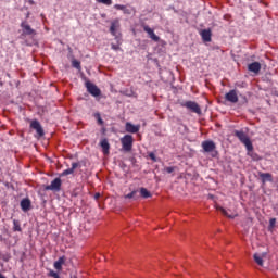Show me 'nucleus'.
Segmentation results:
<instances>
[{"instance_id": "1", "label": "nucleus", "mask_w": 278, "mask_h": 278, "mask_svg": "<svg viewBox=\"0 0 278 278\" xmlns=\"http://www.w3.org/2000/svg\"><path fill=\"white\" fill-rule=\"evenodd\" d=\"M202 153H210L211 157H218V151L216 150V142L213 140H204L201 143Z\"/></svg>"}, {"instance_id": "2", "label": "nucleus", "mask_w": 278, "mask_h": 278, "mask_svg": "<svg viewBox=\"0 0 278 278\" xmlns=\"http://www.w3.org/2000/svg\"><path fill=\"white\" fill-rule=\"evenodd\" d=\"M233 136L244 144L245 149H251L253 142H251V138L244 130H233Z\"/></svg>"}, {"instance_id": "3", "label": "nucleus", "mask_w": 278, "mask_h": 278, "mask_svg": "<svg viewBox=\"0 0 278 278\" xmlns=\"http://www.w3.org/2000/svg\"><path fill=\"white\" fill-rule=\"evenodd\" d=\"M121 142H122L123 150L126 151V153H129V151L134 149V136L125 135L121 139Z\"/></svg>"}, {"instance_id": "4", "label": "nucleus", "mask_w": 278, "mask_h": 278, "mask_svg": "<svg viewBox=\"0 0 278 278\" xmlns=\"http://www.w3.org/2000/svg\"><path fill=\"white\" fill-rule=\"evenodd\" d=\"M85 87L87 89V92H89V94H91V97H101V89H99L98 86L94 85V83L87 80L85 83Z\"/></svg>"}, {"instance_id": "5", "label": "nucleus", "mask_w": 278, "mask_h": 278, "mask_svg": "<svg viewBox=\"0 0 278 278\" xmlns=\"http://www.w3.org/2000/svg\"><path fill=\"white\" fill-rule=\"evenodd\" d=\"M45 190H51L52 192H60L62 190V179L60 176L58 178H54L50 185H47L45 187Z\"/></svg>"}, {"instance_id": "6", "label": "nucleus", "mask_w": 278, "mask_h": 278, "mask_svg": "<svg viewBox=\"0 0 278 278\" xmlns=\"http://www.w3.org/2000/svg\"><path fill=\"white\" fill-rule=\"evenodd\" d=\"M20 27L22 28V34L21 36L23 38H26V36H36V29L31 28L27 22H22Z\"/></svg>"}, {"instance_id": "7", "label": "nucleus", "mask_w": 278, "mask_h": 278, "mask_svg": "<svg viewBox=\"0 0 278 278\" xmlns=\"http://www.w3.org/2000/svg\"><path fill=\"white\" fill-rule=\"evenodd\" d=\"M30 129H35L38 138H42L45 136V128H42V125L38 119H33L30 122Z\"/></svg>"}, {"instance_id": "8", "label": "nucleus", "mask_w": 278, "mask_h": 278, "mask_svg": "<svg viewBox=\"0 0 278 278\" xmlns=\"http://www.w3.org/2000/svg\"><path fill=\"white\" fill-rule=\"evenodd\" d=\"M181 106L187 108V110H190L193 114H201V106L194 101H187L182 103Z\"/></svg>"}, {"instance_id": "9", "label": "nucleus", "mask_w": 278, "mask_h": 278, "mask_svg": "<svg viewBox=\"0 0 278 278\" xmlns=\"http://www.w3.org/2000/svg\"><path fill=\"white\" fill-rule=\"evenodd\" d=\"M119 28H121V22L118 20H113L110 26V34H112V36L115 37V40L117 42L121 40V38H118V35L116 34V29H119Z\"/></svg>"}, {"instance_id": "10", "label": "nucleus", "mask_w": 278, "mask_h": 278, "mask_svg": "<svg viewBox=\"0 0 278 278\" xmlns=\"http://www.w3.org/2000/svg\"><path fill=\"white\" fill-rule=\"evenodd\" d=\"M143 31L148 34L151 40H153L154 42H160V36L155 35V31L153 30V28L149 27V25L143 26Z\"/></svg>"}, {"instance_id": "11", "label": "nucleus", "mask_w": 278, "mask_h": 278, "mask_svg": "<svg viewBox=\"0 0 278 278\" xmlns=\"http://www.w3.org/2000/svg\"><path fill=\"white\" fill-rule=\"evenodd\" d=\"M247 155L251 157L252 162H262L263 160L257 152L253 151V144L251 146V149H247Z\"/></svg>"}, {"instance_id": "12", "label": "nucleus", "mask_w": 278, "mask_h": 278, "mask_svg": "<svg viewBox=\"0 0 278 278\" xmlns=\"http://www.w3.org/2000/svg\"><path fill=\"white\" fill-rule=\"evenodd\" d=\"M125 129L127 134H138L140 131V124L134 125L131 122L125 124Z\"/></svg>"}, {"instance_id": "13", "label": "nucleus", "mask_w": 278, "mask_h": 278, "mask_svg": "<svg viewBox=\"0 0 278 278\" xmlns=\"http://www.w3.org/2000/svg\"><path fill=\"white\" fill-rule=\"evenodd\" d=\"M20 207L22 212H29L31 210V200L29 198H24L20 202Z\"/></svg>"}, {"instance_id": "14", "label": "nucleus", "mask_w": 278, "mask_h": 278, "mask_svg": "<svg viewBox=\"0 0 278 278\" xmlns=\"http://www.w3.org/2000/svg\"><path fill=\"white\" fill-rule=\"evenodd\" d=\"M200 36L203 40V42H212V29H202L200 31Z\"/></svg>"}, {"instance_id": "15", "label": "nucleus", "mask_w": 278, "mask_h": 278, "mask_svg": "<svg viewBox=\"0 0 278 278\" xmlns=\"http://www.w3.org/2000/svg\"><path fill=\"white\" fill-rule=\"evenodd\" d=\"M248 71L257 75L262 71V64L260 62H252L248 65Z\"/></svg>"}, {"instance_id": "16", "label": "nucleus", "mask_w": 278, "mask_h": 278, "mask_svg": "<svg viewBox=\"0 0 278 278\" xmlns=\"http://www.w3.org/2000/svg\"><path fill=\"white\" fill-rule=\"evenodd\" d=\"M225 99L229 101V103H238V93L232 89L225 94Z\"/></svg>"}, {"instance_id": "17", "label": "nucleus", "mask_w": 278, "mask_h": 278, "mask_svg": "<svg viewBox=\"0 0 278 278\" xmlns=\"http://www.w3.org/2000/svg\"><path fill=\"white\" fill-rule=\"evenodd\" d=\"M258 177L261 178L262 184H273V174L258 172Z\"/></svg>"}, {"instance_id": "18", "label": "nucleus", "mask_w": 278, "mask_h": 278, "mask_svg": "<svg viewBox=\"0 0 278 278\" xmlns=\"http://www.w3.org/2000/svg\"><path fill=\"white\" fill-rule=\"evenodd\" d=\"M64 264H66V256L59 257V260L54 262L55 270H62V266H64Z\"/></svg>"}, {"instance_id": "19", "label": "nucleus", "mask_w": 278, "mask_h": 278, "mask_svg": "<svg viewBox=\"0 0 278 278\" xmlns=\"http://www.w3.org/2000/svg\"><path fill=\"white\" fill-rule=\"evenodd\" d=\"M100 147H101L104 155H108V153H110V142L108 141V139H103L100 142Z\"/></svg>"}, {"instance_id": "20", "label": "nucleus", "mask_w": 278, "mask_h": 278, "mask_svg": "<svg viewBox=\"0 0 278 278\" xmlns=\"http://www.w3.org/2000/svg\"><path fill=\"white\" fill-rule=\"evenodd\" d=\"M139 193L142 199H151V191H149L147 188L144 187H141L139 190Z\"/></svg>"}, {"instance_id": "21", "label": "nucleus", "mask_w": 278, "mask_h": 278, "mask_svg": "<svg viewBox=\"0 0 278 278\" xmlns=\"http://www.w3.org/2000/svg\"><path fill=\"white\" fill-rule=\"evenodd\" d=\"M138 190H134L130 193L125 195V199H134L135 201H138L140 199V194H138Z\"/></svg>"}, {"instance_id": "22", "label": "nucleus", "mask_w": 278, "mask_h": 278, "mask_svg": "<svg viewBox=\"0 0 278 278\" xmlns=\"http://www.w3.org/2000/svg\"><path fill=\"white\" fill-rule=\"evenodd\" d=\"M253 257L258 266H264V260L262 258V256L260 254L255 253L253 255Z\"/></svg>"}, {"instance_id": "23", "label": "nucleus", "mask_w": 278, "mask_h": 278, "mask_svg": "<svg viewBox=\"0 0 278 278\" xmlns=\"http://www.w3.org/2000/svg\"><path fill=\"white\" fill-rule=\"evenodd\" d=\"M93 116H94L98 125H104L105 122L103 121V118H101V113L97 112L93 114Z\"/></svg>"}, {"instance_id": "24", "label": "nucleus", "mask_w": 278, "mask_h": 278, "mask_svg": "<svg viewBox=\"0 0 278 278\" xmlns=\"http://www.w3.org/2000/svg\"><path fill=\"white\" fill-rule=\"evenodd\" d=\"M13 231H23L21 228V223L16 219H13Z\"/></svg>"}, {"instance_id": "25", "label": "nucleus", "mask_w": 278, "mask_h": 278, "mask_svg": "<svg viewBox=\"0 0 278 278\" xmlns=\"http://www.w3.org/2000/svg\"><path fill=\"white\" fill-rule=\"evenodd\" d=\"M73 173H75L73 170V168H67V169L63 170L61 174H59V177H66L68 175H73Z\"/></svg>"}, {"instance_id": "26", "label": "nucleus", "mask_w": 278, "mask_h": 278, "mask_svg": "<svg viewBox=\"0 0 278 278\" xmlns=\"http://www.w3.org/2000/svg\"><path fill=\"white\" fill-rule=\"evenodd\" d=\"M72 66H73V68H76L77 71H81V62H79L77 60L72 61Z\"/></svg>"}, {"instance_id": "27", "label": "nucleus", "mask_w": 278, "mask_h": 278, "mask_svg": "<svg viewBox=\"0 0 278 278\" xmlns=\"http://www.w3.org/2000/svg\"><path fill=\"white\" fill-rule=\"evenodd\" d=\"M219 210L224 216H227L228 218H236V215H229V213H227V210L223 207H220Z\"/></svg>"}, {"instance_id": "28", "label": "nucleus", "mask_w": 278, "mask_h": 278, "mask_svg": "<svg viewBox=\"0 0 278 278\" xmlns=\"http://www.w3.org/2000/svg\"><path fill=\"white\" fill-rule=\"evenodd\" d=\"M1 260H3V262H10V260H12V255L10 254H2L1 255Z\"/></svg>"}, {"instance_id": "29", "label": "nucleus", "mask_w": 278, "mask_h": 278, "mask_svg": "<svg viewBox=\"0 0 278 278\" xmlns=\"http://www.w3.org/2000/svg\"><path fill=\"white\" fill-rule=\"evenodd\" d=\"M97 3H103V5H112V0H96Z\"/></svg>"}, {"instance_id": "30", "label": "nucleus", "mask_w": 278, "mask_h": 278, "mask_svg": "<svg viewBox=\"0 0 278 278\" xmlns=\"http://www.w3.org/2000/svg\"><path fill=\"white\" fill-rule=\"evenodd\" d=\"M111 49H113V51H119L121 50V43H111Z\"/></svg>"}, {"instance_id": "31", "label": "nucleus", "mask_w": 278, "mask_h": 278, "mask_svg": "<svg viewBox=\"0 0 278 278\" xmlns=\"http://www.w3.org/2000/svg\"><path fill=\"white\" fill-rule=\"evenodd\" d=\"M276 224H277V219L276 218H270L269 219V229H274Z\"/></svg>"}, {"instance_id": "32", "label": "nucleus", "mask_w": 278, "mask_h": 278, "mask_svg": "<svg viewBox=\"0 0 278 278\" xmlns=\"http://www.w3.org/2000/svg\"><path fill=\"white\" fill-rule=\"evenodd\" d=\"M149 157H150V160H152V162H157V156H155V153L150 152Z\"/></svg>"}, {"instance_id": "33", "label": "nucleus", "mask_w": 278, "mask_h": 278, "mask_svg": "<svg viewBox=\"0 0 278 278\" xmlns=\"http://www.w3.org/2000/svg\"><path fill=\"white\" fill-rule=\"evenodd\" d=\"M114 8H115V10H122V12H123L126 7L124 4H115Z\"/></svg>"}, {"instance_id": "34", "label": "nucleus", "mask_w": 278, "mask_h": 278, "mask_svg": "<svg viewBox=\"0 0 278 278\" xmlns=\"http://www.w3.org/2000/svg\"><path fill=\"white\" fill-rule=\"evenodd\" d=\"M165 172H167L168 175H170V173H175V167H173V166L165 167Z\"/></svg>"}, {"instance_id": "35", "label": "nucleus", "mask_w": 278, "mask_h": 278, "mask_svg": "<svg viewBox=\"0 0 278 278\" xmlns=\"http://www.w3.org/2000/svg\"><path fill=\"white\" fill-rule=\"evenodd\" d=\"M129 162H130V164H132V166H136L138 161L136 160V157L132 156L129 159Z\"/></svg>"}, {"instance_id": "36", "label": "nucleus", "mask_w": 278, "mask_h": 278, "mask_svg": "<svg viewBox=\"0 0 278 278\" xmlns=\"http://www.w3.org/2000/svg\"><path fill=\"white\" fill-rule=\"evenodd\" d=\"M73 172L75 173V168H79V163H72Z\"/></svg>"}, {"instance_id": "37", "label": "nucleus", "mask_w": 278, "mask_h": 278, "mask_svg": "<svg viewBox=\"0 0 278 278\" xmlns=\"http://www.w3.org/2000/svg\"><path fill=\"white\" fill-rule=\"evenodd\" d=\"M123 12H124V14H131V10L127 9V7L124 8Z\"/></svg>"}, {"instance_id": "38", "label": "nucleus", "mask_w": 278, "mask_h": 278, "mask_svg": "<svg viewBox=\"0 0 278 278\" xmlns=\"http://www.w3.org/2000/svg\"><path fill=\"white\" fill-rule=\"evenodd\" d=\"M94 199H96V201L99 200V199H101V193H96V194H94Z\"/></svg>"}, {"instance_id": "39", "label": "nucleus", "mask_w": 278, "mask_h": 278, "mask_svg": "<svg viewBox=\"0 0 278 278\" xmlns=\"http://www.w3.org/2000/svg\"><path fill=\"white\" fill-rule=\"evenodd\" d=\"M134 94V91H127L126 97H131Z\"/></svg>"}, {"instance_id": "40", "label": "nucleus", "mask_w": 278, "mask_h": 278, "mask_svg": "<svg viewBox=\"0 0 278 278\" xmlns=\"http://www.w3.org/2000/svg\"><path fill=\"white\" fill-rule=\"evenodd\" d=\"M70 278H77V275L76 274H71Z\"/></svg>"}, {"instance_id": "41", "label": "nucleus", "mask_w": 278, "mask_h": 278, "mask_svg": "<svg viewBox=\"0 0 278 278\" xmlns=\"http://www.w3.org/2000/svg\"><path fill=\"white\" fill-rule=\"evenodd\" d=\"M261 257H266V252H263Z\"/></svg>"}, {"instance_id": "42", "label": "nucleus", "mask_w": 278, "mask_h": 278, "mask_svg": "<svg viewBox=\"0 0 278 278\" xmlns=\"http://www.w3.org/2000/svg\"><path fill=\"white\" fill-rule=\"evenodd\" d=\"M29 3H30V5H34L35 2H34V0H29Z\"/></svg>"}, {"instance_id": "43", "label": "nucleus", "mask_w": 278, "mask_h": 278, "mask_svg": "<svg viewBox=\"0 0 278 278\" xmlns=\"http://www.w3.org/2000/svg\"><path fill=\"white\" fill-rule=\"evenodd\" d=\"M0 278H7L5 276H3V274L0 273Z\"/></svg>"}]
</instances>
